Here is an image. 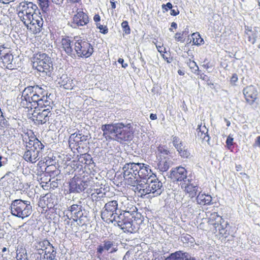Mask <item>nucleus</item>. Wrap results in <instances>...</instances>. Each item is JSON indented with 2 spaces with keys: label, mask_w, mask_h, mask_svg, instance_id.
Here are the masks:
<instances>
[{
  "label": "nucleus",
  "mask_w": 260,
  "mask_h": 260,
  "mask_svg": "<svg viewBox=\"0 0 260 260\" xmlns=\"http://www.w3.org/2000/svg\"><path fill=\"white\" fill-rule=\"evenodd\" d=\"M120 213L117 217L118 225L124 232L135 233L140 229L143 216L128 199L125 198L120 206Z\"/></svg>",
  "instance_id": "obj_1"
},
{
  "label": "nucleus",
  "mask_w": 260,
  "mask_h": 260,
  "mask_svg": "<svg viewBox=\"0 0 260 260\" xmlns=\"http://www.w3.org/2000/svg\"><path fill=\"white\" fill-rule=\"evenodd\" d=\"M48 93L46 90L39 85L27 86L22 92L20 106L28 110L32 109V103L40 108L49 106L51 102Z\"/></svg>",
  "instance_id": "obj_2"
},
{
  "label": "nucleus",
  "mask_w": 260,
  "mask_h": 260,
  "mask_svg": "<svg viewBox=\"0 0 260 260\" xmlns=\"http://www.w3.org/2000/svg\"><path fill=\"white\" fill-rule=\"evenodd\" d=\"M103 136L106 140H115L118 142L129 140L133 134V126L131 123L124 124L122 122L106 124L102 126Z\"/></svg>",
  "instance_id": "obj_3"
},
{
  "label": "nucleus",
  "mask_w": 260,
  "mask_h": 260,
  "mask_svg": "<svg viewBox=\"0 0 260 260\" xmlns=\"http://www.w3.org/2000/svg\"><path fill=\"white\" fill-rule=\"evenodd\" d=\"M22 136L25 147L23 157L27 162L35 163L39 160V153L44 146L31 130L27 131Z\"/></svg>",
  "instance_id": "obj_4"
},
{
  "label": "nucleus",
  "mask_w": 260,
  "mask_h": 260,
  "mask_svg": "<svg viewBox=\"0 0 260 260\" xmlns=\"http://www.w3.org/2000/svg\"><path fill=\"white\" fill-rule=\"evenodd\" d=\"M36 11H39L37 5L32 2H22L17 8V15L22 22L34 17L35 15H39V14H38Z\"/></svg>",
  "instance_id": "obj_5"
},
{
  "label": "nucleus",
  "mask_w": 260,
  "mask_h": 260,
  "mask_svg": "<svg viewBox=\"0 0 260 260\" xmlns=\"http://www.w3.org/2000/svg\"><path fill=\"white\" fill-rule=\"evenodd\" d=\"M11 212L13 215L23 219L31 213V207L26 201L15 200L11 205Z\"/></svg>",
  "instance_id": "obj_6"
},
{
  "label": "nucleus",
  "mask_w": 260,
  "mask_h": 260,
  "mask_svg": "<svg viewBox=\"0 0 260 260\" xmlns=\"http://www.w3.org/2000/svg\"><path fill=\"white\" fill-rule=\"evenodd\" d=\"M138 165L137 163L126 164L123 167V178L126 184L130 186H135L139 182L138 176Z\"/></svg>",
  "instance_id": "obj_7"
},
{
  "label": "nucleus",
  "mask_w": 260,
  "mask_h": 260,
  "mask_svg": "<svg viewBox=\"0 0 260 260\" xmlns=\"http://www.w3.org/2000/svg\"><path fill=\"white\" fill-rule=\"evenodd\" d=\"M208 222L209 224L213 226L216 232L218 231L219 234L222 237L226 238L229 235V233L226 230L229 225L228 222L225 221L223 218L218 215L217 212H214L210 214L208 218Z\"/></svg>",
  "instance_id": "obj_8"
},
{
  "label": "nucleus",
  "mask_w": 260,
  "mask_h": 260,
  "mask_svg": "<svg viewBox=\"0 0 260 260\" xmlns=\"http://www.w3.org/2000/svg\"><path fill=\"white\" fill-rule=\"evenodd\" d=\"M74 45L75 51L79 57L88 58L93 53V46L85 39H79L75 40Z\"/></svg>",
  "instance_id": "obj_9"
},
{
  "label": "nucleus",
  "mask_w": 260,
  "mask_h": 260,
  "mask_svg": "<svg viewBox=\"0 0 260 260\" xmlns=\"http://www.w3.org/2000/svg\"><path fill=\"white\" fill-rule=\"evenodd\" d=\"M33 67L39 72L47 73L52 67L50 58L44 53L36 54L34 57Z\"/></svg>",
  "instance_id": "obj_10"
},
{
  "label": "nucleus",
  "mask_w": 260,
  "mask_h": 260,
  "mask_svg": "<svg viewBox=\"0 0 260 260\" xmlns=\"http://www.w3.org/2000/svg\"><path fill=\"white\" fill-rule=\"evenodd\" d=\"M39 12V15H35L34 17L22 22L30 34L37 35L42 30L43 20Z\"/></svg>",
  "instance_id": "obj_11"
},
{
  "label": "nucleus",
  "mask_w": 260,
  "mask_h": 260,
  "mask_svg": "<svg viewBox=\"0 0 260 260\" xmlns=\"http://www.w3.org/2000/svg\"><path fill=\"white\" fill-rule=\"evenodd\" d=\"M36 248L38 251L42 250L44 252L45 260H54L56 256L54 247L47 239L37 242Z\"/></svg>",
  "instance_id": "obj_12"
},
{
  "label": "nucleus",
  "mask_w": 260,
  "mask_h": 260,
  "mask_svg": "<svg viewBox=\"0 0 260 260\" xmlns=\"http://www.w3.org/2000/svg\"><path fill=\"white\" fill-rule=\"evenodd\" d=\"M243 93L247 104L250 106L255 105V107L259 105L258 92L255 86L253 85L247 86L243 89Z\"/></svg>",
  "instance_id": "obj_13"
},
{
  "label": "nucleus",
  "mask_w": 260,
  "mask_h": 260,
  "mask_svg": "<svg viewBox=\"0 0 260 260\" xmlns=\"http://www.w3.org/2000/svg\"><path fill=\"white\" fill-rule=\"evenodd\" d=\"M88 139L87 135H84L80 131L71 134L69 138V145L71 148L77 151L83 147V145Z\"/></svg>",
  "instance_id": "obj_14"
},
{
  "label": "nucleus",
  "mask_w": 260,
  "mask_h": 260,
  "mask_svg": "<svg viewBox=\"0 0 260 260\" xmlns=\"http://www.w3.org/2000/svg\"><path fill=\"white\" fill-rule=\"evenodd\" d=\"M32 115L33 120L38 124H44L49 120L52 113L49 108L44 109L42 110H37L35 107Z\"/></svg>",
  "instance_id": "obj_15"
},
{
  "label": "nucleus",
  "mask_w": 260,
  "mask_h": 260,
  "mask_svg": "<svg viewBox=\"0 0 260 260\" xmlns=\"http://www.w3.org/2000/svg\"><path fill=\"white\" fill-rule=\"evenodd\" d=\"M88 182L75 175L69 182L70 192H80L84 191L88 186Z\"/></svg>",
  "instance_id": "obj_16"
},
{
  "label": "nucleus",
  "mask_w": 260,
  "mask_h": 260,
  "mask_svg": "<svg viewBox=\"0 0 260 260\" xmlns=\"http://www.w3.org/2000/svg\"><path fill=\"white\" fill-rule=\"evenodd\" d=\"M64 213L69 219H73L74 221H77L83 215L82 206L77 204L70 206L64 211Z\"/></svg>",
  "instance_id": "obj_17"
},
{
  "label": "nucleus",
  "mask_w": 260,
  "mask_h": 260,
  "mask_svg": "<svg viewBox=\"0 0 260 260\" xmlns=\"http://www.w3.org/2000/svg\"><path fill=\"white\" fill-rule=\"evenodd\" d=\"M73 41L69 36L62 37L57 43V47L61 51L64 52L69 56L74 54Z\"/></svg>",
  "instance_id": "obj_18"
},
{
  "label": "nucleus",
  "mask_w": 260,
  "mask_h": 260,
  "mask_svg": "<svg viewBox=\"0 0 260 260\" xmlns=\"http://www.w3.org/2000/svg\"><path fill=\"white\" fill-rule=\"evenodd\" d=\"M187 172L185 168L179 166L173 169L170 172V178L174 181L185 182L187 178Z\"/></svg>",
  "instance_id": "obj_19"
},
{
  "label": "nucleus",
  "mask_w": 260,
  "mask_h": 260,
  "mask_svg": "<svg viewBox=\"0 0 260 260\" xmlns=\"http://www.w3.org/2000/svg\"><path fill=\"white\" fill-rule=\"evenodd\" d=\"M89 21V17L87 13L82 10L77 11L73 18L72 23L77 26H83L87 25Z\"/></svg>",
  "instance_id": "obj_20"
},
{
  "label": "nucleus",
  "mask_w": 260,
  "mask_h": 260,
  "mask_svg": "<svg viewBox=\"0 0 260 260\" xmlns=\"http://www.w3.org/2000/svg\"><path fill=\"white\" fill-rule=\"evenodd\" d=\"M137 165H138V167L140 168L138 169L139 181L141 179H149L152 176L153 173L148 165L144 163H137Z\"/></svg>",
  "instance_id": "obj_21"
},
{
  "label": "nucleus",
  "mask_w": 260,
  "mask_h": 260,
  "mask_svg": "<svg viewBox=\"0 0 260 260\" xmlns=\"http://www.w3.org/2000/svg\"><path fill=\"white\" fill-rule=\"evenodd\" d=\"M10 124L9 122L5 118L4 116L2 115L0 116V135H6V133L8 132L10 138L14 137L13 132L15 131L14 128L10 127Z\"/></svg>",
  "instance_id": "obj_22"
},
{
  "label": "nucleus",
  "mask_w": 260,
  "mask_h": 260,
  "mask_svg": "<svg viewBox=\"0 0 260 260\" xmlns=\"http://www.w3.org/2000/svg\"><path fill=\"white\" fill-rule=\"evenodd\" d=\"M134 188L133 189L135 192L137 194L138 196L142 197L147 194H149L148 192V183H142L141 180L135 185L132 186Z\"/></svg>",
  "instance_id": "obj_23"
},
{
  "label": "nucleus",
  "mask_w": 260,
  "mask_h": 260,
  "mask_svg": "<svg viewBox=\"0 0 260 260\" xmlns=\"http://www.w3.org/2000/svg\"><path fill=\"white\" fill-rule=\"evenodd\" d=\"M114 243L113 241L109 240H105L104 241L103 245H99L97 248V254L101 255L103 252L105 251H109L110 249H111L110 251V253H113L116 252L117 250V248L116 247H113Z\"/></svg>",
  "instance_id": "obj_24"
},
{
  "label": "nucleus",
  "mask_w": 260,
  "mask_h": 260,
  "mask_svg": "<svg viewBox=\"0 0 260 260\" xmlns=\"http://www.w3.org/2000/svg\"><path fill=\"white\" fill-rule=\"evenodd\" d=\"M181 187L189 197L193 198L196 196L198 189L197 185H194L190 183H183L181 185Z\"/></svg>",
  "instance_id": "obj_25"
},
{
  "label": "nucleus",
  "mask_w": 260,
  "mask_h": 260,
  "mask_svg": "<svg viewBox=\"0 0 260 260\" xmlns=\"http://www.w3.org/2000/svg\"><path fill=\"white\" fill-rule=\"evenodd\" d=\"M103 191L102 187H99L96 185L94 186L93 188L90 189V191L87 192L90 194L91 199L96 202L101 200L104 197L105 193Z\"/></svg>",
  "instance_id": "obj_26"
},
{
  "label": "nucleus",
  "mask_w": 260,
  "mask_h": 260,
  "mask_svg": "<svg viewBox=\"0 0 260 260\" xmlns=\"http://www.w3.org/2000/svg\"><path fill=\"white\" fill-rule=\"evenodd\" d=\"M148 185L149 193H155L156 196L159 195L161 193L162 183L158 180V179H155L154 180H151L150 183L148 184Z\"/></svg>",
  "instance_id": "obj_27"
},
{
  "label": "nucleus",
  "mask_w": 260,
  "mask_h": 260,
  "mask_svg": "<svg viewBox=\"0 0 260 260\" xmlns=\"http://www.w3.org/2000/svg\"><path fill=\"white\" fill-rule=\"evenodd\" d=\"M116 213H115V212L110 211V210H107V208L104 207L101 213V217L105 222L109 223L113 222L114 221H116Z\"/></svg>",
  "instance_id": "obj_28"
},
{
  "label": "nucleus",
  "mask_w": 260,
  "mask_h": 260,
  "mask_svg": "<svg viewBox=\"0 0 260 260\" xmlns=\"http://www.w3.org/2000/svg\"><path fill=\"white\" fill-rule=\"evenodd\" d=\"M53 199L51 198V195L50 194H46L45 196L42 197L39 201V205L42 208H52L54 206Z\"/></svg>",
  "instance_id": "obj_29"
},
{
  "label": "nucleus",
  "mask_w": 260,
  "mask_h": 260,
  "mask_svg": "<svg viewBox=\"0 0 260 260\" xmlns=\"http://www.w3.org/2000/svg\"><path fill=\"white\" fill-rule=\"evenodd\" d=\"M170 154V151L167 146L161 144L157 146L156 150L155 151V155L156 158H169L168 156H169Z\"/></svg>",
  "instance_id": "obj_30"
},
{
  "label": "nucleus",
  "mask_w": 260,
  "mask_h": 260,
  "mask_svg": "<svg viewBox=\"0 0 260 260\" xmlns=\"http://www.w3.org/2000/svg\"><path fill=\"white\" fill-rule=\"evenodd\" d=\"M197 136L198 138L202 141H209L210 137L208 134V129L205 125H202V124L198 125L197 129Z\"/></svg>",
  "instance_id": "obj_31"
},
{
  "label": "nucleus",
  "mask_w": 260,
  "mask_h": 260,
  "mask_svg": "<svg viewBox=\"0 0 260 260\" xmlns=\"http://www.w3.org/2000/svg\"><path fill=\"white\" fill-rule=\"evenodd\" d=\"M0 59L2 60L3 65L5 68L9 70L14 69V65L12 63L13 60L12 52L2 57L1 56Z\"/></svg>",
  "instance_id": "obj_32"
},
{
  "label": "nucleus",
  "mask_w": 260,
  "mask_h": 260,
  "mask_svg": "<svg viewBox=\"0 0 260 260\" xmlns=\"http://www.w3.org/2000/svg\"><path fill=\"white\" fill-rule=\"evenodd\" d=\"M161 8L164 13L167 12L170 10V14L172 16H176L180 13L178 7L177 6H173L170 2H168L166 4H162Z\"/></svg>",
  "instance_id": "obj_33"
},
{
  "label": "nucleus",
  "mask_w": 260,
  "mask_h": 260,
  "mask_svg": "<svg viewBox=\"0 0 260 260\" xmlns=\"http://www.w3.org/2000/svg\"><path fill=\"white\" fill-rule=\"evenodd\" d=\"M169 158L162 157L161 158H156L155 162L156 164V167L161 172H166L169 168Z\"/></svg>",
  "instance_id": "obj_34"
},
{
  "label": "nucleus",
  "mask_w": 260,
  "mask_h": 260,
  "mask_svg": "<svg viewBox=\"0 0 260 260\" xmlns=\"http://www.w3.org/2000/svg\"><path fill=\"white\" fill-rule=\"evenodd\" d=\"M212 199L210 195L200 192L197 197V202L201 205H210L212 202Z\"/></svg>",
  "instance_id": "obj_35"
},
{
  "label": "nucleus",
  "mask_w": 260,
  "mask_h": 260,
  "mask_svg": "<svg viewBox=\"0 0 260 260\" xmlns=\"http://www.w3.org/2000/svg\"><path fill=\"white\" fill-rule=\"evenodd\" d=\"M245 32L247 37L248 41L253 44L255 43L257 38L258 34V32L256 29H252L249 27H247L245 28Z\"/></svg>",
  "instance_id": "obj_36"
},
{
  "label": "nucleus",
  "mask_w": 260,
  "mask_h": 260,
  "mask_svg": "<svg viewBox=\"0 0 260 260\" xmlns=\"http://www.w3.org/2000/svg\"><path fill=\"white\" fill-rule=\"evenodd\" d=\"M78 156V158L77 160L81 169L83 168L84 165L89 164L92 160L91 156L87 153L80 154Z\"/></svg>",
  "instance_id": "obj_37"
},
{
  "label": "nucleus",
  "mask_w": 260,
  "mask_h": 260,
  "mask_svg": "<svg viewBox=\"0 0 260 260\" xmlns=\"http://www.w3.org/2000/svg\"><path fill=\"white\" fill-rule=\"evenodd\" d=\"M189 29L186 28L182 32H177L175 34L174 38L177 42H184L185 38L189 35Z\"/></svg>",
  "instance_id": "obj_38"
},
{
  "label": "nucleus",
  "mask_w": 260,
  "mask_h": 260,
  "mask_svg": "<svg viewBox=\"0 0 260 260\" xmlns=\"http://www.w3.org/2000/svg\"><path fill=\"white\" fill-rule=\"evenodd\" d=\"M104 207L107 208V210L112 211L116 213L118 209V203L116 200H113L107 202L105 204Z\"/></svg>",
  "instance_id": "obj_39"
},
{
  "label": "nucleus",
  "mask_w": 260,
  "mask_h": 260,
  "mask_svg": "<svg viewBox=\"0 0 260 260\" xmlns=\"http://www.w3.org/2000/svg\"><path fill=\"white\" fill-rule=\"evenodd\" d=\"M177 151L178 152L180 156L182 158H187L190 155L189 150L186 146L184 145L181 146V147L179 148V149H177Z\"/></svg>",
  "instance_id": "obj_40"
},
{
  "label": "nucleus",
  "mask_w": 260,
  "mask_h": 260,
  "mask_svg": "<svg viewBox=\"0 0 260 260\" xmlns=\"http://www.w3.org/2000/svg\"><path fill=\"white\" fill-rule=\"evenodd\" d=\"M192 43L196 45H200L204 43L203 39L201 38L198 32L193 33L191 35Z\"/></svg>",
  "instance_id": "obj_41"
},
{
  "label": "nucleus",
  "mask_w": 260,
  "mask_h": 260,
  "mask_svg": "<svg viewBox=\"0 0 260 260\" xmlns=\"http://www.w3.org/2000/svg\"><path fill=\"white\" fill-rule=\"evenodd\" d=\"M165 260H187L184 259V256L182 255L180 251H177L171 253L170 255L166 258Z\"/></svg>",
  "instance_id": "obj_42"
},
{
  "label": "nucleus",
  "mask_w": 260,
  "mask_h": 260,
  "mask_svg": "<svg viewBox=\"0 0 260 260\" xmlns=\"http://www.w3.org/2000/svg\"><path fill=\"white\" fill-rule=\"evenodd\" d=\"M172 143L176 150L184 145L183 142L177 136H172Z\"/></svg>",
  "instance_id": "obj_43"
},
{
  "label": "nucleus",
  "mask_w": 260,
  "mask_h": 260,
  "mask_svg": "<svg viewBox=\"0 0 260 260\" xmlns=\"http://www.w3.org/2000/svg\"><path fill=\"white\" fill-rule=\"evenodd\" d=\"M187 65L191 69V72L194 74H196L200 71L198 66L194 60L189 59L187 62Z\"/></svg>",
  "instance_id": "obj_44"
},
{
  "label": "nucleus",
  "mask_w": 260,
  "mask_h": 260,
  "mask_svg": "<svg viewBox=\"0 0 260 260\" xmlns=\"http://www.w3.org/2000/svg\"><path fill=\"white\" fill-rule=\"evenodd\" d=\"M38 3L44 12H46L49 7V0H37Z\"/></svg>",
  "instance_id": "obj_45"
},
{
  "label": "nucleus",
  "mask_w": 260,
  "mask_h": 260,
  "mask_svg": "<svg viewBox=\"0 0 260 260\" xmlns=\"http://www.w3.org/2000/svg\"><path fill=\"white\" fill-rule=\"evenodd\" d=\"M121 27L122 28L123 31L126 35H129L131 34V28L128 25V22L127 21H123L121 23Z\"/></svg>",
  "instance_id": "obj_46"
},
{
  "label": "nucleus",
  "mask_w": 260,
  "mask_h": 260,
  "mask_svg": "<svg viewBox=\"0 0 260 260\" xmlns=\"http://www.w3.org/2000/svg\"><path fill=\"white\" fill-rule=\"evenodd\" d=\"M69 165L73 169L76 170L77 169L81 170V168L78 163V160H72Z\"/></svg>",
  "instance_id": "obj_47"
},
{
  "label": "nucleus",
  "mask_w": 260,
  "mask_h": 260,
  "mask_svg": "<svg viewBox=\"0 0 260 260\" xmlns=\"http://www.w3.org/2000/svg\"><path fill=\"white\" fill-rule=\"evenodd\" d=\"M196 75L200 76V78L205 82L210 81V77L204 73H201V71H199Z\"/></svg>",
  "instance_id": "obj_48"
},
{
  "label": "nucleus",
  "mask_w": 260,
  "mask_h": 260,
  "mask_svg": "<svg viewBox=\"0 0 260 260\" xmlns=\"http://www.w3.org/2000/svg\"><path fill=\"white\" fill-rule=\"evenodd\" d=\"M97 27L100 29V32L103 34H106L108 32V28L106 25H103L100 24H97Z\"/></svg>",
  "instance_id": "obj_49"
},
{
  "label": "nucleus",
  "mask_w": 260,
  "mask_h": 260,
  "mask_svg": "<svg viewBox=\"0 0 260 260\" xmlns=\"http://www.w3.org/2000/svg\"><path fill=\"white\" fill-rule=\"evenodd\" d=\"M234 139L231 136H229L226 140V145L229 149H230L233 145Z\"/></svg>",
  "instance_id": "obj_50"
},
{
  "label": "nucleus",
  "mask_w": 260,
  "mask_h": 260,
  "mask_svg": "<svg viewBox=\"0 0 260 260\" xmlns=\"http://www.w3.org/2000/svg\"><path fill=\"white\" fill-rule=\"evenodd\" d=\"M203 63V67L206 70L211 68L213 67L212 63L206 59L204 60Z\"/></svg>",
  "instance_id": "obj_51"
},
{
  "label": "nucleus",
  "mask_w": 260,
  "mask_h": 260,
  "mask_svg": "<svg viewBox=\"0 0 260 260\" xmlns=\"http://www.w3.org/2000/svg\"><path fill=\"white\" fill-rule=\"evenodd\" d=\"M156 46L158 51L160 53L161 55L163 53H166V49L163 45H156Z\"/></svg>",
  "instance_id": "obj_52"
},
{
  "label": "nucleus",
  "mask_w": 260,
  "mask_h": 260,
  "mask_svg": "<svg viewBox=\"0 0 260 260\" xmlns=\"http://www.w3.org/2000/svg\"><path fill=\"white\" fill-rule=\"evenodd\" d=\"M253 147L254 148H260V136H257L254 141V143L253 144Z\"/></svg>",
  "instance_id": "obj_53"
},
{
  "label": "nucleus",
  "mask_w": 260,
  "mask_h": 260,
  "mask_svg": "<svg viewBox=\"0 0 260 260\" xmlns=\"http://www.w3.org/2000/svg\"><path fill=\"white\" fill-rule=\"evenodd\" d=\"M238 81V76L236 74H233L232 76L230 79V82L232 84H235V83Z\"/></svg>",
  "instance_id": "obj_54"
},
{
  "label": "nucleus",
  "mask_w": 260,
  "mask_h": 260,
  "mask_svg": "<svg viewBox=\"0 0 260 260\" xmlns=\"http://www.w3.org/2000/svg\"><path fill=\"white\" fill-rule=\"evenodd\" d=\"M161 55L167 62L170 63L171 62L169 53L166 52V53H163Z\"/></svg>",
  "instance_id": "obj_55"
},
{
  "label": "nucleus",
  "mask_w": 260,
  "mask_h": 260,
  "mask_svg": "<svg viewBox=\"0 0 260 260\" xmlns=\"http://www.w3.org/2000/svg\"><path fill=\"white\" fill-rule=\"evenodd\" d=\"M172 28L176 29L177 28V24L175 22H173L171 24V27L169 28L170 31H173Z\"/></svg>",
  "instance_id": "obj_56"
},
{
  "label": "nucleus",
  "mask_w": 260,
  "mask_h": 260,
  "mask_svg": "<svg viewBox=\"0 0 260 260\" xmlns=\"http://www.w3.org/2000/svg\"><path fill=\"white\" fill-rule=\"evenodd\" d=\"M93 20L94 22H95L96 23L97 22H99L101 20V17L99 15V14H95L94 16H93Z\"/></svg>",
  "instance_id": "obj_57"
},
{
  "label": "nucleus",
  "mask_w": 260,
  "mask_h": 260,
  "mask_svg": "<svg viewBox=\"0 0 260 260\" xmlns=\"http://www.w3.org/2000/svg\"><path fill=\"white\" fill-rule=\"evenodd\" d=\"M15 1V0H0V3H2L3 4H9Z\"/></svg>",
  "instance_id": "obj_58"
},
{
  "label": "nucleus",
  "mask_w": 260,
  "mask_h": 260,
  "mask_svg": "<svg viewBox=\"0 0 260 260\" xmlns=\"http://www.w3.org/2000/svg\"><path fill=\"white\" fill-rule=\"evenodd\" d=\"M150 119H151L152 120H156L157 119L156 114H153V113L150 114Z\"/></svg>",
  "instance_id": "obj_59"
},
{
  "label": "nucleus",
  "mask_w": 260,
  "mask_h": 260,
  "mask_svg": "<svg viewBox=\"0 0 260 260\" xmlns=\"http://www.w3.org/2000/svg\"><path fill=\"white\" fill-rule=\"evenodd\" d=\"M206 84L207 85L210 86L212 88H214V83L211 82V81L210 80V81L206 82Z\"/></svg>",
  "instance_id": "obj_60"
},
{
  "label": "nucleus",
  "mask_w": 260,
  "mask_h": 260,
  "mask_svg": "<svg viewBox=\"0 0 260 260\" xmlns=\"http://www.w3.org/2000/svg\"><path fill=\"white\" fill-rule=\"evenodd\" d=\"M242 166L241 165H236V170L237 171H240L242 169Z\"/></svg>",
  "instance_id": "obj_61"
},
{
  "label": "nucleus",
  "mask_w": 260,
  "mask_h": 260,
  "mask_svg": "<svg viewBox=\"0 0 260 260\" xmlns=\"http://www.w3.org/2000/svg\"><path fill=\"white\" fill-rule=\"evenodd\" d=\"M111 5V8L112 9H115L116 8V4L115 3L114 1H112V2H110Z\"/></svg>",
  "instance_id": "obj_62"
},
{
  "label": "nucleus",
  "mask_w": 260,
  "mask_h": 260,
  "mask_svg": "<svg viewBox=\"0 0 260 260\" xmlns=\"http://www.w3.org/2000/svg\"><path fill=\"white\" fill-rule=\"evenodd\" d=\"M69 1L72 3H79L81 1V0H69Z\"/></svg>",
  "instance_id": "obj_63"
},
{
  "label": "nucleus",
  "mask_w": 260,
  "mask_h": 260,
  "mask_svg": "<svg viewBox=\"0 0 260 260\" xmlns=\"http://www.w3.org/2000/svg\"><path fill=\"white\" fill-rule=\"evenodd\" d=\"M178 73L180 75H184V73L181 70H179L178 71Z\"/></svg>",
  "instance_id": "obj_64"
}]
</instances>
